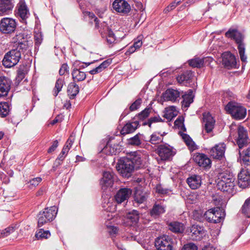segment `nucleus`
I'll use <instances>...</instances> for the list:
<instances>
[{"label":"nucleus","instance_id":"27","mask_svg":"<svg viewBox=\"0 0 250 250\" xmlns=\"http://www.w3.org/2000/svg\"><path fill=\"white\" fill-rule=\"evenodd\" d=\"M139 125V123L138 121L127 123L122 129L121 133L122 135H125L132 133L137 128Z\"/></svg>","mask_w":250,"mask_h":250},{"label":"nucleus","instance_id":"55","mask_svg":"<svg viewBox=\"0 0 250 250\" xmlns=\"http://www.w3.org/2000/svg\"><path fill=\"white\" fill-rule=\"evenodd\" d=\"M182 250H198V248L194 244L190 243L185 245Z\"/></svg>","mask_w":250,"mask_h":250},{"label":"nucleus","instance_id":"57","mask_svg":"<svg viewBox=\"0 0 250 250\" xmlns=\"http://www.w3.org/2000/svg\"><path fill=\"white\" fill-rule=\"evenodd\" d=\"M42 178L40 177H37L32 179L29 182L30 186H32L33 187H36L39 185V184L41 182Z\"/></svg>","mask_w":250,"mask_h":250},{"label":"nucleus","instance_id":"38","mask_svg":"<svg viewBox=\"0 0 250 250\" xmlns=\"http://www.w3.org/2000/svg\"><path fill=\"white\" fill-rule=\"evenodd\" d=\"M169 229L172 231L177 233H182L184 230L183 224L177 222H171L169 225Z\"/></svg>","mask_w":250,"mask_h":250},{"label":"nucleus","instance_id":"64","mask_svg":"<svg viewBox=\"0 0 250 250\" xmlns=\"http://www.w3.org/2000/svg\"><path fill=\"white\" fill-rule=\"evenodd\" d=\"M202 250H215V248L211 245H208L204 246Z\"/></svg>","mask_w":250,"mask_h":250},{"label":"nucleus","instance_id":"51","mask_svg":"<svg viewBox=\"0 0 250 250\" xmlns=\"http://www.w3.org/2000/svg\"><path fill=\"white\" fill-rule=\"evenodd\" d=\"M150 110L151 109L149 108H145L143 111H142L138 115V118L141 120H143L144 119H146L149 116Z\"/></svg>","mask_w":250,"mask_h":250},{"label":"nucleus","instance_id":"28","mask_svg":"<svg viewBox=\"0 0 250 250\" xmlns=\"http://www.w3.org/2000/svg\"><path fill=\"white\" fill-rule=\"evenodd\" d=\"M209 61V58H194L188 61V64L192 67L201 68Z\"/></svg>","mask_w":250,"mask_h":250},{"label":"nucleus","instance_id":"7","mask_svg":"<svg viewBox=\"0 0 250 250\" xmlns=\"http://www.w3.org/2000/svg\"><path fill=\"white\" fill-rule=\"evenodd\" d=\"M21 58V52L18 49H12L4 56L2 63L6 67H11L18 63Z\"/></svg>","mask_w":250,"mask_h":250},{"label":"nucleus","instance_id":"21","mask_svg":"<svg viewBox=\"0 0 250 250\" xmlns=\"http://www.w3.org/2000/svg\"><path fill=\"white\" fill-rule=\"evenodd\" d=\"M11 81L5 77H0V98L7 95L10 89Z\"/></svg>","mask_w":250,"mask_h":250},{"label":"nucleus","instance_id":"12","mask_svg":"<svg viewBox=\"0 0 250 250\" xmlns=\"http://www.w3.org/2000/svg\"><path fill=\"white\" fill-rule=\"evenodd\" d=\"M237 131L238 136L236 142L239 149H241L250 143V139L248 137L247 130L243 126H239Z\"/></svg>","mask_w":250,"mask_h":250},{"label":"nucleus","instance_id":"22","mask_svg":"<svg viewBox=\"0 0 250 250\" xmlns=\"http://www.w3.org/2000/svg\"><path fill=\"white\" fill-rule=\"evenodd\" d=\"M238 184L240 188H243L250 185V176L247 171L242 170L238 174Z\"/></svg>","mask_w":250,"mask_h":250},{"label":"nucleus","instance_id":"30","mask_svg":"<svg viewBox=\"0 0 250 250\" xmlns=\"http://www.w3.org/2000/svg\"><path fill=\"white\" fill-rule=\"evenodd\" d=\"M165 206L162 204L155 203L150 211L151 216L157 217L165 212Z\"/></svg>","mask_w":250,"mask_h":250},{"label":"nucleus","instance_id":"43","mask_svg":"<svg viewBox=\"0 0 250 250\" xmlns=\"http://www.w3.org/2000/svg\"><path fill=\"white\" fill-rule=\"evenodd\" d=\"M163 141L162 135L159 133L154 132L150 136L149 142L153 145L159 144Z\"/></svg>","mask_w":250,"mask_h":250},{"label":"nucleus","instance_id":"53","mask_svg":"<svg viewBox=\"0 0 250 250\" xmlns=\"http://www.w3.org/2000/svg\"><path fill=\"white\" fill-rule=\"evenodd\" d=\"M142 104V99L141 98L137 99L130 106L129 109L130 111H133L137 110L139 108Z\"/></svg>","mask_w":250,"mask_h":250},{"label":"nucleus","instance_id":"50","mask_svg":"<svg viewBox=\"0 0 250 250\" xmlns=\"http://www.w3.org/2000/svg\"><path fill=\"white\" fill-rule=\"evenodd\" d=\"M15 49H18L21 53H24L26 50H29V46L28 45L27 42H20Z\"/></svg>","mask_w":250,"mask_h":250},{"label":"nucleus","instance_id":"25","mask_svg":"<svg viewBox=\"0 0 250 250\" xmlns=\"http://www.w3.org/2000/svg\"><path fill=\"white\" fill-rule=\"evenodd\" d=\"M203 116V121L205 123L204 128L207 133L212 131L214 126L215 120L211 115L209 113H204Z\"/></svg>","mask_w":250,"mask_h":250},{"label":"nucleus","instance_id":"15","mask_svg":"<svg viewBox=\"0 0 250 250\" xmlns=\"http://www.w3.org/2000/svg\"><path fill=\"white\" fill-rule=\"evenodd\" d=\"M114 175L113 172L104 171L103 173V178L101 180L100 184L103 190L111 188L114 182Z\"/></svg>","mask_w":250,"mask_h":250},{"label":"nucleus","instance_id":"6","mask_svg":"<svg viewBox=\"0 0 250 250\" xmlns=\"http://www.w3.org/2000/svg\"><path fill=\"white\" fill-rule=\"evenodd\" d=\"M57 213V208L55 206L50 208H45L38 214V226L41 227L45 223L52 221Z\"/></svg>","mask_w":250,"mask_h":250},{"label":"nucleus","instance_id":"45","mask_svg":"<svg viewBox=\"0 0 250 250\" xmlns=\"http://www.w3.org/2000/svg\"><path fill=\"white\" fill-rule=\"evenodd\" d=\"M64 84V81L62 79H59L56 82L55 88L53 91V95L54 96H57L59 92L62 90V88Z\"/></svg>","mask_w":250,"mask_h":250},{"label":"nucleus","instance_id":"19","mask_svg":"<svg viewBox=\"0 0 250 250\" xmlns=\"http://www.w3.org/2000/svg\"><path fill=\"white\" fill-rule=\"evenodd\" d=\"M222 63L225 67L229 69L235 67L236 65V58L230 52H225L222 54Z\"/></svg>","mask_w":250,"mask_h":250},{"label":"nucleus","instance_id":"8","mask_svg":"<svg viewBox=\"0 0 250 250\" xmlns=\"http://www.w3.org/2000/svg\"><path fill=\"white\" fill-rule=\"evenodd\" d=\"M224 211L220 208H211L204 214L205 219L210 223H217L222 220L225 217Z\"/></svg>","mask_w":250,"mask_h":250},{"label":"nucleus","instance_id":"58","mask_svg":"<svg viewBox=\"0 0 250 250\" xmlns=\"http://www.w3.org/2000/svg\"><path fill=\"white\" fill-rule=\"evenodd\" d=\"M59 142L57 140L54 141L52 143L51 146L48 148L47 152L51 153L55 151V150L58 146Z\"/></svg>","mask_w":250,"mask_h":250},{"label":"nucleus","instance_id":"52","mask_svg":"<svg viewBox=\"0 0 250 250\" xmlns=\"http://www.w3.org/2000/svg\"><path fill=\"white\" fill-rule=\"evenodd\" d=\"M84 14L85 16H87L90 20H93L95 24V26L98 27L99 24V20L94 13L89 11H85L84 13Z\"/></svg>","mask_w":250,"mask_h":250},{"label":"nucleus","instance_id":"11","mask_svg":"<svg viewBox=\"0 0 250 250\" xmlns=\"http://www.w3.org/2000/svg\"><path fill=\"white\" fill-rule=\"evenodd\" d=\"M17 23L15 20L9 18H4L0 22V31L4 34L13 32L16 28Z\"/></svg>","mask_w":250,"mask_h":250},{"label":"nucleus","instance_id":"33","mask_svg":"<svg viewBox=\"0 0 250 250\" xmlns=\"http://www.w3.org/2000/svg\"><path fill=\"white\" fill-rule=\"evenodd\" d=\"M183 99L182 102L183 108H186L188 107L193 101V96L192 95V91L189 90L188 94H185L182 95Z\"/></svg>","mask_w":250,"mask_h":250},{"label":"nucleus","instance_id":"42","mask_svg":"<svg viewBox=\"0 0 250 250\" xmlns=\"http://www.w3.org/2000/svg\"><path fill=\"white\" fill-rule=\"evenodd\" d=\"M10 110L9 105L6 102L0 103V116L2 117L6 116Z\"/></svg>","mask_w":250,"mask_h":250},{"label":"nucleus","instance_id":"31","mask_svg":"<svg viewBox=\"0 0 250 250\" xmlns=\"http://www.w3.org/2000/svg\"><path fill=\"white\" fill-rule=\"evenodd\" d=\"M178 111L174 106L166 108L163 117L169 121H171L177 115Z\"/></svg>","mask_w":250,"mask_h":250},{"label":"nucleus","instance_id":"41","mask_svg":"<svg viewBox=\"0 0 250 250\" xmlns=\"http://www.w3.org/2000/svg\"><path fill=\"white\" fill-rule=\"evenodd\" d=\"M242 212L247 217L250 218V197L247 199L241 208Z\"/></svg>","mask_w":250,"mask_h":250},{"label":"nucleus","instance_id":"10","mask_svg":"<svg viewBox=\"0 0 250 250\" xmlns=\"http://www.w3.org/2000/svg\"><path fill=\"white\" fill-rule=\"evenodd\" d=\"M157 153L163 161L170 160L175 154L172 147L167 145H160L158 146Z\"/></svg>","mask_w":250,"mask_h":250},{"label":"nucleus","instance_id":"54","mask_svg":"<svg viewBox=\"0 0 250 250\" xmlns=\"http://www.w3.org/2000/svg\"><path fill=\"white\" fill-rule=\"evenodd\" d=\"M156 192L161 195L167 194L169 192V190L164 188L161 185H157L155 188Z\"/></svg>","mask_w":250,"mask_h":250},{"label":"nucleus","instance_id":"26","mask_svg":"<svg viewBox=\"0 0 250 250\" xmlns=\"http://www.w3.org/2000/svg\"><path fill=\"white\" fill-rule=\"evenodd\" d=\"M193 76V72L190 70H187L176 77L177 82L180 84H186L190 83Z\"/></svg>","mask_w":250,"mask_h":250},{"label":"nucleus","instance_id":"59","mask_svg":"<svg viewBox=\"0 0 250 250\" xmlns=\"http://www.w3.org/2000/svg\"><path fill=\"white\" fill-rule=\"evenodd\" d=\"M67 71H68V66L67 64L64 63L62 65L60 69L59 74L60 75H63Z\"/></svg>","mask_w":250,"mask_h":250},{"label":"nucleus","instance_id":"47","mask_svg":"<svg viewBox=\"0 0 250 250\" xmlns=\"http://www.w3.org/2000/svg\"><path fill=\"white\" fill-rule=\"evenodd\" d=\"M161 122H163L162 118L159 116H154V117L150 118L148 119V120L147 121V122H144L143 123V125H148L149 126V127H150L151 124L152 123H155Z\"/></svg>","mask_w":250,"mask_h":250},{"label":"nucleus","instance_id":"9","mask_svg":"<svg viewBox=\"0 0 250 250\" xmlns=\"http://www.w3.org/2000/svg\"><path fill=\"white\" fill-rule=\"evenodd\" d=\"M172 239L167 235L160 236L155 242V246L158 250H172Z\"/></svg>","mask_w":250,"mask_h":250},{"label":"nucleus","instance_id":"14","mask_svg":"<svg viewBox=\"0 0 250 250\" xmlns=\"http://www.w3.org/2000/svg\"><path fill=\"white\" fill-rule=\"evenodd\" d=\"M112 7L116 12L123 14H127L131 10L130 5L125 0H115Z\"/></svg>","mask_w":250,"mask_h":250},{"label":"nucleus","instance_id":"4","mask_svg":"<svg viewBox=\"0 0 250 250\" xmlns=\"http://www.w3.org/2000/svg\"><path fill=\"white\" fill-rule=\"evenodd\" d=\"M228 38L233 40L238 45V49L241 60L243 62H247V57L245 54V46L244 43V36L241 33L235 29H229L225 34Z\"/></svg>","mask_w":250,"mask_h":250},{"label":"nucleus","instance_id":"13","mask_svg":"<svg viewBox=\"0 0 250 250\" xmlns=\"http://www.w3.org/2000/svg\"><path fill=\"white\" fill-rule=\"evenodd\" d=\"M226 148L224 143H219L210 149L209 154L213 158L221 159L224 157Z\"/></svg>","mask_w":250,"mask_h":250},{"label":"nucleus","instance_id":"1","mask_svg":"<svg viewBox=\"0 0 250 250\" xmlns=\"http://www.w3.org/2000/svg\"><path fill=\"white\" fill-rule=\"evenodd\" d=\"M141 164L140 156L137 152L134 151L131 152L126 157L120 158L117 164L116 168L123 177L128 178L131 176L134 168L139 167Z\"/></svg>","mask_w":250,"mask_h":250},{"label":"nucleus","instance_id":"18","mask_svg":"<svg viewBox=\"0 0 250 250\" xmlns=\"http://www.w3.org/2000/svg\"><path fill=\"white\" fill-rule=\"evenodd\" d=\"M13 0H0V16H4L10 13L14 8Z\"/></svg>","mask_w":250,"mask_h":250},{"label":"nucleus","instance_id":"63","mask_svg":"<svg viewBox=\"0 0 250 250\" xmlns=\"http://www.w3.org/2000/svg\"><path fill=\"white\" fill-rule=\"evenodd\" d=\"M118 229L114 226H110L108 227V232L110 235H114L117 233Z\"/></svg>","mask_w":250,"mask_h":250},{"label":"nucleus","instance_id":"34","mask_svg":"<svg viewBox=\"0 0 250 250\" xmlns=\"http://www.w3.org/2000/svg\"><path fill=\"white\" fill-rule=\"evenodd\" d=\"M72 76L75 82H80L83 81L86 78L85 73L78 69H74L72 72Z\"/></svg>","mask_w":250,"mask_h":250},{"label":"nucleus","instance_id":"29","mask_svg":"<svg viewBox=\"0 0 250 250\" xmlns=\"http://www.w3.org/2000/svg\"><path fill=\"white\" fill-rule=\"evenodd\" d=\"M187 183L189 187L195 189L199 188L201 184V178L199 175H193L187 179Z\"/></svg>","mask_w":250,"mask_h":250},{"label":"nucleus","instance_id":"3","mask_svg":"<svg viewBox=\"0 0 250 250\" xmlns=\"http://www.w3.org/2000/svg\"><path fill=\"white\" fill-rule=\"evenodd\" d=\"M217 187L223 192L233 194L234 192V176L232 173L224 171L218 175Z\"/></svg>","mask_w":250,"mask_h":250},{"label":"nucleus","instance_id":"23","mask_svg":"<svg viewBox=\"0 0 250 250\" xmlns=\"http://www.w3.org/2000/svg\"><path fill=\"white\" fill-rule=\"evenodd\" d=\"M193 159L200 167H210L211 160L204 154L199 153L194 156Z\"/></svg>","mask_w":250,"mask_h":250},{"label":"nucleus","instance_id":"35","mask_svg":"<svg viewBox=\"0 0 250 250\" xmlns=\"http://www.w3.org/2000/svg\"><path fill=\"white\" fill-rule=\"evenodd\" d=\"M18 14L22 20L27 18L29 14L27 6L22 1H20L18 4Z\"/></svg>","mask_w":250,"mask_h":250},{"label":"nucleus","instance_id":"46","mask_svg":"<svg viewBox=\"0 0 250 250\" xmlns=\"http://www.w3.org/2000/svg\"><path fill=\"white\" fill-rule=\"evenodd\" d=\"M146 200V196L143 192H136L134 195V200L138 204L143 203Z\"/></svg>","mask_w":250,"mask_h":250},{"label":"nucleus","instance_id":"5","mask_svg":"<svg viewBox=\"0 0 250 250\" xmlns=\"http://www.w3.org/2000/svg\"><path fill=\"white\" fill-rule=\"evenodd\" d=\"M225 109L236 120L243 119L247 114L246 109L240 104L235 102H229Z\"/></svg>","mask_w":250,"mask_h":250},{"label":"nucleus","instance_id":"37","mask_svg":"<svg viewBox=\"0 0 250 250\" xmlns=\"http://www.w3.org/2000/svg\"><path fill=\"white\" fill-rule=\"evenodd\" d=\"M239 154L244 165H250V147L242 152L239 151Z\"/></svg>","mask_w":250,"mask_h":250},{"label":"nucleus","instance_id":"44","mask_svg":"<svg viewBox=\"0 0 250 250\" xmlns=\"http://www.w3.org/2000/svg\"><path fill=\"white\" fill-rule=\"evenodd\" d=\"M38 239H47L50 236V233L48 230H44L43 229H40L35 234Z\"/></svg>","mask_w":250,"mask_h":250},{"label":"nucleus","instance_id":"20","mask_svg":"<svg viewBox=\"0 0 250 250\" xmlns=\"http://www.w3.org/2000/svg\"><path fill=\"white\" fill-rule=\"evenodd\" d=\"M181 93L176 89L172 88L167 89L163 94V97L166 101H171L174 102L178 101Z\"/></svg>","mask_w":250,"mask_h":250},{"label":"nucleus","instance_id":"60","mask_svg":"<svg viewBox=\"0 0 250 250\" xmlns=\"http://www.w3.org/2000/svg\"><path fill=\"white\" fill-rule=\"evenodd\" d=\"M69 151L66 150L65 148H63L61 153L58 156V159L61 161H62L66 156Z\"/></svg>","mask_w":250,"mask_h":250},{"label":"nucleus","instance_id":"49","mask_svg":"<svg viewBox=\"0 0 250 250\" xmlns=\"http://www.w3.org/2000/svg\"><path fill=\"white\" fill-rule=\"evenodd\" d=\"M182 138L187 145L191 148H193L194 143L192 140L189 135L186 134H183L182 135Z\"/></svg>","mask_w":250,"mask_h":250},{"label":"nucleus","instance_id":"17","mask_svg":"<svg viewBox=\"0 0 250 250\" xmlns=\"http://www.w3.org/2000/svg\"><path fill=\"white\" fill-rule=\"evenodd\" d=\"M132 194V190L128 188H122L115 195V199L118 204L127 201Z\"/></svg>","mask_w":250,"mask_h":250},{"label":"nucleus","instance_id":"61","mask_svg":"<svg viewBox=\"0 0 250 250\" xmlns=\"http://www.w3.org/2000/svg\"><path fill=\"white\" fill-rule=\"evenodd\" d=\"M73 143V141L71 139L69 138L66 141L63 148H65L66 150L69 151Z\"/></svg>","mask_w":250,"mask_h":250},{"label":"nucleus","instance_id":"48","mask_svg":"<svg viewBox=\"0 0 250 250\" xmlns=\"http://www.w3.org/2000/svg\"><path fill=\"white\" fill-rule=\"evenodd\" d=\"M15 230L13 227H9L3 230L0 233V238H4L9 235L13 233Z\"/></svg>","mask_w":250,"mask_h":250},{"label":"nucleus","instance_id":"24","mask_svg":"<svg viewBox=\"0 0 250 250\" xmlns=\"http://www.w3.org/2000/svg\"><path fill=\"white\" fill-rule=\"evenodd\" d=\"M191 236L193 240H200L205 234L203 227L198 225H193L190 228Z\"/></svg>","mask_w":250,"mask_h":250},{"label":"nucleus","instance_id":"39","mask_svg":"<svg viewBox=\"0 0 250 250\" xmlns=\"http://www.w3.org/2000/svg\"><path fill=\"white\" fill-rule=\"evenodd\" d=\"M142 139V135L140 133H138L134 137L128 140V144L129 145L138 146L141 145Z\"/></svg>","mask_w":250,"mask_h":250},{"label":"nucleus","instance_id":"2","mask_svg":"<svg viewBox=\"0 0 250 250\" xmlns=\"http://www.w3.org/2000/svg\"><path fill=\"white\" fill-rule=\"evenodd\" d=\"M126 219L129 225L132 226L123 236L124 239L127 240L136 241L138 243H141L142 242V236L140 235V232L136 230L135 226L139 219V214L136 210H133L126 214Z\"/></svg>","mask_w":250,"mask_h":250},{"label":"nucleus","instance_id":"36","mask_svg":"<svg viewBox=\"0 0 250 250\" xmlns=\"http://www.w3.org/2000/svg\"><path fill=\"white\" fill-rule=\"evenodd\" d=\"M79 92V86L75 83H71L68 86L67 92L70 98H74Z\"/></svg>","mask_w":250,"mask_h":250},{"label":"nucleus","instance_id":"62","mask_svg":"<svg viewBox=\"0 0 250 250\" xmlns=\"http://www.w3.org/2000/svg\"><path fill=\"white\" fill-rule=\"evenodd\" d=\"M133 47H135L136 49H139L142 45V42L141 39L139 37L137 39L136 41L133 43Z\"/></svg>","mask_w":250,"mask_h":250},{"label":"nucleus","instance_id":"32","mask_svg":"<svg viewBox=\"0 0 250 250\" xmlns=\"http://www.w3.org/2000/svg\"><path fill=\"white\" fill-rule=\"evenodd\" d=\"M111 61L107 60L103 62L98 66L90 70L89 73L91 75H95L103 71L104 69L107 67L111 63Z\"/></svg>","mask_w":250,"mask_h":250},{"label":"nucleus","instance_id":"56","mask_svg":"<svg viewBox=\"0 0 250 250\" xmlns=\"http://www.w3.org/2000/svg\"><path fill=\"white\" fill-rule=\"evenodd\" d=\"M34 38L35 41V44L37 45H40L42 40V37L41 33H36L35 35Z\"/></svg>","mask_w":250,"mask_h":250},{"label":"nucleus","instance_id":"40","mask_svg":"<svg viewBox=\"0 0 250 250\" xmlns=\"http://www.w3.org/2000/svg\"><path fill=\"white\" fill-rule=\"evenodd\" d=\"M26 73L27 70L26 68L24 66H21L17 71L16 83L19 84L24 78Z\"/></svg>","mask_w":250,"mask_h":250},{"label":"nucleus","instance_id":"16","mask_svg":"<svg viewBox=\"0 0 250 250\" xmlns=\"http://www.w3.org/2000/svg\"><path fill=\"white\" fill-rule=\"evenodd\" d=\"M101 33L102 37L106 39V43L109 45L112 46L114 43L118 42V40L115 37L114 33L108 26H105L101 31Z\"/></svg>","mask_w":250,"mask_h":250}]
</instances>
